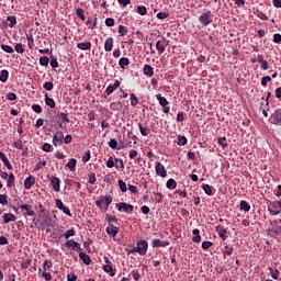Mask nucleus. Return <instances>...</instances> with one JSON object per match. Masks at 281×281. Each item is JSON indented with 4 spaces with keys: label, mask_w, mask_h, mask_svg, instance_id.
Listing matches in <instances>:
<instances>
[{
    "label": "nucleus",
    "mask_w": 281,
    "mask_h": 281,
    "mask_svg": "<svg viewBox=\"0 0 281 281\" xmlns=\"http://www.w3.org/2000/svg\"><path fill=\"white\" fill-rule=\"evenodd\" d=\"M115 164H116V168L124 169V160H122L120 158H115Z\"/></svg>",
    "instance_id": "nucleus-55"
},
{
    "label": "nucleus",
    "mask_w": 281,
    "mask_h": 281,
    "mask_svg": "<svg viewBox=\"0 0 281 281\" xmlns=\"http://www.w3.org/2000/svg\"><path fill=\"white\" fill-rule=\"evenodd\" d=\"M14 146L18 150H22L23 149V140L18 139L16 142H14Z\"/></svg>",
    "instance_id": "nucleus-54"
},
{
    "label": "nucleus",
    "mask_w": 281,
    "mask_h": 281,
    "mask_svg": "<svg viewBox=\"0 0 281 281\" xmlns=\"http://www.w3.org/2000/svg\"><path fill=\"white\" fill-rule=\"evenodd\" d=\"M105 25H106L108 27H113V25H115V20H113L112 18H108V19L105 20Z\"/></svg>",
    "instance_id": "nucleus-52"
},
{
    "label": "nucleus",
    "mask_w": 281,
    "mask_h": 281,
    "mask_svg": "<svg viewBox=\"0 0 281 281\" xmlns=\"http://www.w3.org/2000/svg\"><path fill=\"white\" fill-rule=\"evenodd\" d=\"M119 232H120V228H117L116 226L110 225L106 227V234H109L111 238H115Z\"/></svg>",
    "instance_id": "nucleus-12"
},
{
    "label": "nucleus",
    "mask_w": 281,
    "mask_h": 281,
    "mask_svg": "<svg viewBox=\"0 0 281 281\" xmlns=\"http://www.w3.org/2000/svg\"><path fill=\"white\" fill-rule=\"evenodd\" d=\"M108 145L110 146V148H113V149L117 148V150H122V148H126V146L124 145L117 147V140H115V138H111Z\"/></svg>",
    "instance_id": "nucleus-21"
},
{
    "label": "nucleus",
    "mask_w": 281,
    "mask_h": 281,
    "mask_svg": "<svg viewBox=\"0 0 281 281\" xmlns=\"http://www.w3.org/2000/svg\"><path fill=\"white\" fill-rule=\"evenodd\" d=\"M115 161L113 160V156H110L106 161V168H114Z\"/></svg>",
    "instance_id": "nucleus-48"
},
{
    "label": "nucleus",
    "mask_w": 281,
    "mask_h": 281,
    "mask_svg": "<svg viewBox=\"0 0 281 281\" xmlns=\"http://www.w3.org/2000/svg\"><path fill=\"white\" fill-rule=\"evenodd\" d=\"M40 65H42V67H47V65H49V57H47V56L41 57Z\"/></svg>",
    "instance_id": "nucleus-37"
},
{
    "label": "nucleus",
    "mask_w": 281,
    "mask_h": 281,
    "mask_svg": "<svg viewBox=\"0 0 281 281\" xmlns=\"http://www.w3.org/2000/svg\"><path fill=\"white\" fill-rule=\"evenodd\" d=\"M138 127H139V132L143 135V137H147L148 136V127L142 126V123L138 124Z\"/></svg>",
    "instance_id": "nucleus-41"
},
{
    "label": "nucleus",
    "mask_w": 281,
    "mask_h": 281,
    "mask_svg": "<svg viewBox=\"0 0 281 281\" xmlns=\"http://www.w3.org/2000/svg\"><path fill=\"white\" fill-rule=\"evenodd\" d=\"M119 34H120V36H126V34H128V31L126 30V27H124V25H120Z\"/></svg>",
    "instance_id": "nucleus-46"
},
{
    "label": "nucleus",
    "mask_w": 281,
    "mask_h": 281,
    "mask_svg": "<svg viewBox=\"0 0 281 281\" xmlns=\"http://www.w3.org/2000/svg\"><path fill=\"white\" fill-rule=\"evenodd\" d=\"M32 109L35 113H43V108H41L38 104H33Z\"/></svg>",
    "instance_id": "nucleus-56"
},
{
    "label": "nucleus",
    "mask_w": 281,
    "mask_h": 281,
    "mask_svg": "<svg viewBox=\"0 0 281 281\" xmlns=\"http://www.w3.org/2000/svg\"><path fill=\"white\" fill-rule=\"evenodd\" d=\"M217 143L220 144V146H222V148H227V138L220 137L217 138Z\"/></svg>",
    "instance_id": "nucleus-42"
},
{
    "label": "nucleus",
    "mask_w": 281,
    "mask_h": 281,
    "mask_svg": "<svg viewBox=\"0 0 281 281\" xmlns=\"http://www.w3.org/2000/svg\"><path fill=\"white\" fill-rule=\"evenodd\" d=\"M7 23H9V27H14V25H16V16L9 15L7 18Z\"/></svg>",
    "instance_id": "nucleus-27"
},
{
    "label": "nucleus",
    "mask_w": 281,
    "mask_h": 281,
    "mask_svg": "<svg viewBox=\"0 0 281 281\" xmlns=\"http://www.w3.org/2000/svg\"><path fill=\"white\" fill-rule=\"evenodd\" d=\"M214 245L212 241H203L202 243V249H210Z\"/></svg>",
    "instance_id": "nucleus-61"
},
{
    "label": "nucleus",
    "mask_w": 281,
    "mask_h": 281,
    "mask_svg": "<svg viewBox=\"0 0 281 281\" xmlns=\"http://www.w3.org/2000/svg\"><path fill=\"white\" fill-rule=\"evenodd\" d=\"M200 23L202 25H204V27L210 25V23H212V12L211 11H206V12L202 13L200 15Z\"/></svg>",
    "instance_id": "nucleus-4"
},
{
    "label": "nucleus",
    "mask_w": 281,
    "mask_h": 281,
    "mask_svg": "<svg viewBox=\"0 0 281 281\" xmlns=\"http://www.w3.org/2000/svg\"><path fill=\"white\" fill-rule=\"evenodd\" d=\"M79 258H80V260H82V262L85 265H91V257H89V255H87L85 252H80Z\"/></svg>",
    "instance_id": "nucleus-22"
},
{
    "label": "nucleus",
    "mask_w": 281,
    "mask_h": 281,
    "mask_svg": "<svg viewBox=\"0 0 281 281\" xmlns=\"http://www.w3.org/2000/svg\"><path fill=\"white\" fill-rule=\"evenodd\" d=\"M2 221L5 224L14 223L16 221V215H14L12 213H4L3 216H2Z\"/></svg>",
    "instance_id": "nucleus-8"
},
{
    "label": "nucleus",
    "mask_w": 281,
    "mask_h": 281,
    "mask_svg": "<svg viewBox=\"0 0 281 281\" xmlns=\"http://www.w3.org/2000/svg\"><path fill=\"white\" fill-rule=\"evenodd\" d=\"M50 184L53 186L55 192H60V179H58V177H52Z\"/></svg>",
    "instance_id": "nucleus-10"
},
{
    "label": "nucleus",
    "mask_w": 281,
    "mask_h": 281,
    "mask_svg": "<svg viewBox=\"0 0 281 281\" xmlns=\"http://www.w3.org/2000/svg\"><path fill=\"white\" fill-rule=\"evenodd\" d=\"M169 14L167 12H159L157 13V19H168Z\"/></svg>",
    "instance_id": "nucleus-63"
},
{
    "label": "nucleus",
    "mask_w": 281,
    "mask_h": 281,
    "mask_svg": "<svg viewBox=\"0 0 281 281\" xmlns=\"http://www.w3.org/2000/svg\"><path fill=\"white\" fill-rule=\"evenodd\" d=\"M45 104L50 109H56V101H54V99L49 98L47 94H45Z\"/></svg>",
    "instance_id": "nucleus-20"
},
{
    "label": "nucleus",
    "mask_w": 281,
    "mask_h": 281,
    "mask_svg": "<svg viewBox=\"0 0 281 281\" xmlns=\"http://www.w3.org/2000/svg\"><path fill=\"white\" fill-rule=\"evenodd\" d=\"M43 269H44V271H47V269H52V263L49 261L45 260L43 263Z\"/></svg>",
    "instance_id": "nucleus-64"
},
{
    "label": "nucleus",
    "mask_w": 281,
    "mask_h": 281,
    "mask_svg": "<svg viewBox=\"0 0 281 281\" xmlns=\"http://www.w3.org/2000/svg\"><path fill=\"white\" fill-rule=\"evenodd\" d=\"M188 144V138L186 136H178V146H186Z\"/></svg>",
    "instance_id": "nucleus-38"
},
{
    "label": "nucleus",
    "mask_w": 281,
    "mask_h": 281,
    "mask_svg": "<svg viewBox=\"0 0 281 281\" xmlns=\"http://www.w3.org/2000/svg\"><path fill=\"white\" fill-rule=\"evenodd\" d=\"M136 247H138L139 256H146L148 252V241L147 240H138L136 243Z\"/></svg>",
    "instance_id": "nucleus-5"
},
{
    "label": "nucleus",
    "mask_w": 281,
    "mask_h": 281,
    "mask_svg": "<svg viewBox=\"0 0 281 281\" xmlns=\"http://www.w3.org/2000/svg\"><path fill=\"white\" fill-rule=\"evenodd\" d=\"M103 270L105 271V273H111V278H113V276H115V272L113 271V266L111 265H106L103 267Z\"/></svg>",
    "instance_id": "nucleus-36"
},
{
    "label": "nucleus",
    "mask_w": 281,
    "mask_h": 281,
    "mask_svg": "<svg viewBox=\"0 0 281 281\" xmlns=\"http://www.w3.org/2000/svg\"><path fill=\"white\" fill-rule=\"evenodd\" d=\"M50 67H53V69H56L58 67V59H56V57H53L50 59Z\"/></svg>",
    "instance_id": "nucleus-58"
},
{
    "label": "nucleus",
    "mask_w": 281,
    "mask_h": 281,
    "mask_svg": "<svg viewBox=\"0 0 281 281\" xmlns=\"http://www.w3.org/2000/svg\"><path fill=\"white\" fill-rule=\"evenodd\" d=\"M137 97L134 93H131V104L132 106H137Z\"/></svg>",
    "instance_id": "nucleus-53"
},
{
    "label": "nucleus",
    "mask_w": 281,
    "mask_h": 281,
    "mask_svg": "<svg viewBox=\"0 0 281 281\" xmlns=\"http://www.w3.org/2000/svg\"><path fill=\"white\" fill-rule=\"evenodd\" d=\"M268 82H271V77H269V76L262 77V79H261L262 87H267Z\"/></svg>",
    "instance_id": "nucleus-50"
},
{
    "label": "nucleus",
    "mask_w": 281,
    "mask_h": 281,
    "mask_svg": "<svg viewBox=\"0 0 281 281\" xmlns=\"http://www.w3.org/2000/svg\"><path fill=\"white\" fill-rule=\"evenodd\" d=\"M8 76H10L8 70H1L0 82H8Z\"/></svg>",
    "instance_id": "nucleus-30"
},
{
    "label": "nucleus",
    "mask_w": 281,
    "mask_h": 281,
    "mask_svg": "<svg viewBox=\"0 0 281 281\" xmlns=\"http://www.w3.org/2000/svg\"><path fill=\"white\" fill-rule=\"evenodd\" d=\"M240 210H243L244 212H249V210H251V206L249 205V203H247V201H241Z\"/></svg>",
    "instance_id": "nucleus-35"
},
{
    "label": "nucleus",
    "mask_w": 281,
    "mask_h": 281,
    "mask_svg": "<svg viewBox=\"0 0 281 281\" xmlns=\"http://www.w3.org/2000/svg\"><path fill=\"white\" fill-rule=\"evenodd\" d=\"M43 88L45 89V91H52V89H54V82L47 81L44 83Z\"/></svg>",
    "instance_id": "nucleus-45"
},
{
    "label": "nucleus",
    "mask_w": 281,
    "mask_h": 281,
    "mask_svg": "<svg viewBox=\"0 0 281 281\" xmlns=\"http://www.w3.org/2000/svg\"><path fill=\"white\" fill-rule=\"evenodd\" d=\"M20 210H25L24 216H34V210L32 209L31 204H22L20 205Z\"/></svg>",
    "instance_id": "nucleus-9"
},
{
    "label": "nucleus",
    "mask_w": 281,
    "mask_h": 281,
    "mask_svg": "<svg viewBox=\"0 0 281 281\" xmlns=\"http://www.w3.org/2000/svg\"><path fill=\"white\" fill-rule=\"evenodd\" d=\"M156 100H158L160 106H168V104H169L166 97H162L161 94H156Z\"/></svg>",
    "instance_id": "nucleus-23"
},
{
    "label": "nucleus",
    "mask_w": 281,
    "mask_h": 281,
    "mask_svg": "<svg viewBox=\"0 0 281 281\" xmlns=\"http://www.w3.org/2000/svg\"><path fill=\"white\" fill-rule=\"evenodd\" d=\"M153 247H168V245H170V243L168 241H161V239H154L151 241Z\"/></svg>",
    "instance_id": "nucleus-18"
},
{
    "label": "nucleus",
    "mask_w": 281,
    "mask_h": 281,
    "mask_svg": "<svg viewBox=\"0 0 281 281\" xmlns=\"http://www.w3.org/2000/svg\"><path fill=\"white\" fill-rule=\"evenodd\" d=\"M34 183H36V178H34L33 176H29L24 180V188H25V190H30L32 188V186H34Z\"/></svg>",
    "instance_id": "nucleus-11"
},
{
    "label": "nucleus",
    "mask_w": 281,
    "mask_h": 281,
    "mask_svg": "<svg viewBox=\"0 0 281 281\" xmlns=\"http://www.w3.org/2000/svg\"><path fill=\"white\" fill-rule=\"evenodd\" d=\"M216 232H218V236H220V238H222V240H226L227 229L221 228V226H217Z\"/></svg>",
    "instance_id": "nucleus-25"
},
{
    "label": "nucleus",
    "mask_w": 281,
    "mask_h": 281,
    "mask_svg": "<svg viewBox=\"0 0 281 281\" xmlns=\"http://www.w3.org/2000/svg\"><path fill=\"white\" fill-rule=\"evenodd\" d=\"M137 12L138 14H140V16H146L148 9H146L145 5H138L137 7Z\"/></svg>",
    "instance_id": "nucleus-33"
},
{
    "label": "nucleus",
    "mask_w": 281,
    "mask_h": 281,
    "mask_svg": "<svg viewBox=\"0 0 281 281\" xmlns=\"http://www.w3.org/2000/svg\"><path fill=\"white\" fill-rule=\"evenodd\" d=\"M42 150H44V153H49L52 150V145L48 143H45L42 147Z\"/></svg>",
    "instance_id": "nucleus-59"
},
{
    "label": "nucleus",
    "mask_w": 281,
    "mask_h": 281,
    "mask_svg": "<svg viewBox=\"0 0 281 281\" xmlns=\"http://www.w3.org/2000/svg\"><path fill=\"white\" fill-rule=\"evenodd\" d=\"M65 247L72 248L75 251H81L82 248H80V244L74 239L67 240L65 243Z\"/></svg>",
    "instance_id": "nucleus-7"
},
{
    "label": "nucleus",
    "mask_w": 281,
    "mask_h": 281,
    "mask_svg": "<svg viewBox=\"0 0 281 281\" xmlns=\"http://www.w3.org/2000/svg\"><path fill=\"white\" fill-rule=\"evenodd\" d=\"M199 234H201V231H199L198 228H194V229L192 231V235L194 236V237L192 238V241H193V243H201V235H199Z\"/></svg>",
    "instance_id": "nucleus-24"
},
{
    "label": "nucleus",
    "mask_w": 281,
    "mask_h": 281,
    "mask_svg": "<svg viewBox=\"0 0 281 281\" xmlns=\"http://www.w3.org/2000/svg\"><path fill=\"white\" fill-rule=\"evenodd\" d=\"M0 204L8 205V196L5 194H0Z\"/></svg>",
    "instance_id": "nucleus-51"
},
{
    "label": "nucleus",
    "mask_w": 281,
    "mask_h": 281,
    "mask_svg": "<svg viewBox=\"0 0 281 281\" xmlns=\"http://www.w3.org/2000/svg\"><path fill=\"white\" fill-rule=\"evenodd\" d=\"M1 50L5 52L7 54H14V48H12V46L5 45V44L1 45Z\"/></svg>",
    "instance_id": "nucleus-29"
},
{
    "label": "nucleus",
    "mask_w": 281,
    "mask_h": 281,
    "mask_svg": "<svg viewBox=\"0 0 281 281\" xmlns=\"http://www.w3.org/2000/svg\"><path fill=\"white\" fill-rule=\"evenodd\" d=\"M144 74H145V76H153L155 74V71L153 70V66L145 65L144 66Z\"/></svg>",
    "instance_id": "nucleus-28"
},
{
    "label": "nucleus",
    "mask_w": 281,
    "mask_h": 281,
    "mask_svg": "<svg viewBox=\"0 0 281 281\" xmlns=\"http://www.w3.org/2000/svg\"><path fill=\"white\" fill-rule=\"evenodd\" d=\"M113 203V198L111 195L105 196L104 199L101 200H97L95 201V205L97 207H99L100 210H102V207H104L105 205V210H109V204Z\"/></svg>",
    "instance_id": "nucleus-2"
},
{
    "label": "nucleus",
    "mask_w": 281,
    "mask_h": 281,
    "mask_svg": "<svg viewBox=\"0 0 281 281\" xmlns=\"http://www.w3.org/2000/svg\"><path fill=\"white\" fill-rule=\"evenodd\" d=\"M273 43H277L278 45H280V43H281L280 33H277V34L273 35Z\"/></svg>",
    "instance_id": "nucleus-60"
},
{
    "label": "nucleus",
    "mask_w": 281,
    "mask_h": 281,
    "mask_svg": "<svg viewBox=\"0 0 281 281\" xmlns=\"http://www.w3.org/2000/svg\"><path fill=\"white\" fill-rule=\"evenodd\" d=\"M7 179H8L7 187L12 188V186H14V173H10Z\"/></svg>",
    "instance_id": "nucleus-39"
},
{
    "label": "nucleus",
    "mask_w": 281,
    "mask_h": 281,
    "mask_svg": "<svg viewBox=\"0 0 281 281\" xmlns=\"http://www.w3.org/2000/svg\"><path fill=\"white\" fill-rule=\"evenodd\" d=\"M156 175H158V177H161L162 179H166V177H168V171H166V167H164V165L159 161L156 162Z\"/></svg>",
    "instance_id": "nucleus-6"
},
{
    "label": "nucleus",
    "mask_w": 281,
    "mask_h": 281,
    "mask_svg": "<svg viewBox=\"0 0 281 281\" xmlns=\"http://www.w3.org/2000/svg\"><path fill=\"white\" fill-rule=\"evenodd\" d=\"M270 124H274L276 126H281V109L276 110L270 119H269Z\"/></svg>",
    "instance_id": "nucleus-3"
},
{
    "label": "nucleus",
    "mask_w": 281,
    "mask_h": 281,
    "mask_svg": "<svg viewBox=\"0 0 281 281\" xmlns=\"http://www.w3.org/2000/svg\"><path fill=\"white\" fill-rule=\"evenodd\" d=\"M268 210L272 216H278V214H280V212H281L280 206H279V209L273 206V207H269Z\"/></svg>",
    "instance_id": "nucleus-40"
},
{
    "label": "nucleus",
    "mask_w": 281,
    "mask_h": 281,
    "mask_svg": "<svg viewBox=\"0 0 281 281\" xmlns=\"http://www.w3.org/2000/svg\"><path fill=\"white\" fill-rule=\"evenodd\" d=\"M87 25H89L90 30H93V27H95V25H98V18L89 19L87 21Z\"/></svg>",
    "instance_id": "nucleus-34"
},
{
    "label": "nucleus",
    "mask_w": 281,
    "mask_h": 281,
    "mask_svg": "<svg viewBox=\"0 0 281 281\" xmlns=\"http://www.w3.org/2000/svg\"><path fill=\"white\" fill-rule=\"evenodd\" d=\"M119 187L121 192H126L128 189L126 188V182H124L123 180H119Z\"/></svg>",
    "instance_id": "nucleus-47"
},
{
    "label": "nucleus",
    "mask_w": 281,
    "mask_h": 281,
    "mask_svg": "<svg viewBox=\"0 0 281 281\" xmlns=\"http://www.w3.org/2000/svg\"><path fill=\"white\" fill-rule=\"evenodd\" d=\"M105 52H113V37H108L104 42Z\"/></svg>",
    "instance_id": "nucleus-16"
},
{
    "label": "nucleus",
    "mask_w": 281,
    "mask_h": 281,
    "mask_svg": "<svg viewBox=\"0 0 281 281\" xmlns=\"http://www.w3.org/2000/svg\"><path fill=\"white\" fill-rule=\"evenodd\" d=\"M76 164H78V160H76V158H72L68 161V164L66 165L68 167V169L70 171L76 170Z\"/></svg>",
    "instance_id": "nucleus-26"
},
{
    "label": "nucleus",
    "mask_w": 281,
    "mask_h": 281,
    "mask_svg": "<svg viewBox=\"0 0 281 281\" xmlns=\"http://www.w3.org/2000/svg\"><path fill=\"white\" fill-rule=\"evenodd\" d=\"M128 64H130V60L126 57H122L119 61L121 69H124L125 67H127Z\"/></svg>",
    "instance_id": "nucleus-32"
},
{
    "label": "nucleus",
    "mask_w": 281,
    "mask_h": 281,
    "mask_svg": "<svg viewBox=\"0 0 281 281\" xmlns=\"http://www.w3.org/2000/svg\"><path fill=\"white\" fill-rule=\"evenodd\" d=\"M64 236H65L66 240H69V238H71V236H76V231H74V228H71V229L67 231Z\"/></svg>",
    "instance_id": "nucleus-43"
},
{
    "label": "nucleus",
    "mask_w": 281,
    "mask_h": 281,
    "mask_svg": "<svg viewBox=\"0 0 281 281\" xmlns=\"http://www.w3.org/2000/svg\"><path fill=\"white\" fill-rule=\"evenodd\" d=\"M120 87V80H116L113 86H109L105 90L106 95H111L115 89Z\"/></svg>",
    "instance_id": "nucleus-17"
},
{
    "label": "nucleus",
    "mask_w": 281,
    "mask_h": 281,
    "mask_svg": "<svg viewBox=\"0 0 281 281\" xmlns=\"http://www.w3.org/2000/svg\"><path fill=\"white\" fill-rule=\"evenodd\" d=\"M64 137H65V135H63V132L55 133L53 136L54 146H58V144H60V142H63Z\"/></svg>",
    "instance_id": "nucleus-13"
},
{
    "label": "nucleus",
    "mask_w": 281,
    "mask_h": 281,
    "mask_svg": "<svg viewBox=\"0 0 281 281\" xmlns=\"http://www.w3.org/2000/svg\"><path fill=\"white\" fill-rule=\"evenodd\" d=\"M0 159L4 164V166L8 168V170H12V165L10 164V160H8V157L3 151H0Z\"/></svg>",
    "instance_id": "nucleus-15"
},
{
    "label": "nucleus",
    "mask_w": 281,
    "mask_h": 281,
    "mask_svg": "<svg viewBox=\"0 0 281 281\" xmlns=\"http://www.w3.org/2000/svg\"><path fill=\"white\" fill-rule=\"evenodd\" d=\"M76 14H77V16H79V19H81V21H85V10L77 9Z\"/></svg>",
    "instance_id": "nucleus-49"
},
{
    "label": "nucleus",
    "mask_w": 281,
    "mask_h": 281,
    "mask_svg": "<svg viewBox=\"0 0 281 281\" xmlns=\"http://www.w3.org/2000/svg\"><path fill=\"white\" fill-rule=\"evenodd\" d=\"M116 207L119 210V212H125L126 214H131L134 212L135 206H133V204H128L126 202H121V203H116Z\"/></svg>",
    "instance_id": "nucleus-1"
},
{
    "label": "nucleus",
    "mask_w": 281,
    "mask_h": 281,
    "mask_svg": "<svg viewBox=\"0 0 281 281\" xmlns=\"http://www.w3.org/2000/svg\"><path fill=\"white\" fill-rule=\"evenodd\" d=\"M166 186L169 190H175L177 188V181H175V179H169Z\"/></svg>",
    "instance_id": "nucleus-31"
},
{
    "label": "nucleus",
    "mask_w": 281,
    "mask_h": 281,
    "mask_svg": "<svg viewBox=\"0 0 281 281\" xmlns=\"http://www.w3.org/2000/svg\"><path fill=\"white\" fill-rule=\"evenodd\" d=\"M260 65H261V69H263V71H267V69H269V61H267L266 59L263 61H261Z\"/></svg>",
    "instance_id": "nucleus-62"
},
{
    "label": "nucleus",
    "mask_w": 281,
    "mask_h": 281,
    "mask_svg": "<svg viewBox=\"0 0 281 281\" xmlns=\"http://www.w3.org/2000/svg\"><path fill=\"white\" fill-rule=\"evenodd\" d=\"M202 188H203L205 194H207L209 196H212L213 192H212V187H210V184H203Z\"/></svg>",
    "instance_id": "nucleus-44"
},
{
    "label": "nucleus",
    "mask_w": 281,
    "mask_h": 281,
    "mask_svg": "<svg viewBox=\"0 0 281 281\" xmlns=\"http://www.w3.org/2000/svg\"><path fill=\"white\" fill-rule=\"evenodd\" d=\"M166 45H168V44H166V42H164V41H158L156 43V49L160 56H161V54H164V52H166Z\"/></svg>",
    "instance_id": "nucleus-14"
},
{
    "label": "nucleus",
    "mask_w": 281,
    "mask_h": 281,
    "mask_svg": "<svg viewBox=\"0 0 281 281\" xmlns=\"http://www.w3.org/2000/svg\"><path fill=\"white\" fill-rule=\"evenodd\" d=\"M15 52L18 54H23L25 52V49H23V44H16L15 45Z\"/></svg>",
    "instance_id": "nucleus-57"
},
{
    "label": "nucleus",
    "mask_w": 281,
    "mask_h": 281,
    "mask_svg": "<svg viewBox=\"0 0 281 281\" xmlns=\"http://www.w3.org/2000/svg\"><path fill=\"white\" fill-rule=\"evenodd\" d=\"M77 48L81 49L82 52H87L88 49H91V42L79 43L77 44Z\"/></svg>",
    "instance_id": "nucleus-19"
}]
</instances>
